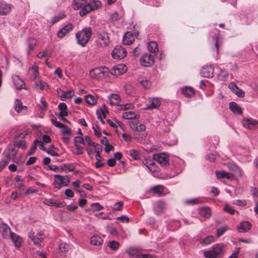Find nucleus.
<instances>
[{
	"label": "nucleus",
	"instance_id": "nucleus-1",
	"mask_svg": "<svg viewBox=\"0 0 258 258\" xmlns=\"http://www.w3.org/2000/svg\"><path fill=\"white\" fill-rule=\"evenodd\" d=\"M101 6V3L98 1H90L89 3L86 0H73L72 3L73 9L78 10L82 8L79 13L81 17H83L92 11L97 9Z\"/></svg>",
	"mask_w": 258,
	"mask_h": 258
},
{
	"label": "nucleus",
	"instance_id": "nucleus-2",
	"mask_svg": "<svg viewBox=\"0 0 258 258\" xmlns=\"http://www.w3.org/2000/svg\"><path fill=\"white\" fill-rule=\"evenodd\" d=\"M92 34L91 27H86L76 33L75 37L78 44L84 47L89 42Z\"/></svg>",
	"mask_w": 258,
	"mask_h": 258
},
{
	"label": "nucleus",
	"instance_id": "nucleus-3",
	"mask_svg": "<svg viewBox=\"0 0 258 258\" xmlns=\"http://www.w3.org/2000/svg\"><path fill=\"white\" fill-rule=\"evenodd\" d=\"M16 147V141H14L13 144H10L4 151L7 159H3L0 162V172L5 167L9 162V159L12 156L15 157L16 154L15 148Z\"/></svg>",
	"mask_w": 258,
	"mask_h": 258
},
{
	"label": "nucleus",
	"instance_id": "nucleus-4",
	"mask_svg": "<svg viewBox=\"0 0 258 258\" xmlns=\"http://www.w3.org/2000/svg\"><path fill=\"white\" fill-rule=\"evenodd\" d=\"M97 45L101 47L106 46L109 43V37L107 32L101 30L97 32Z\"/></svg>",
	"mask_w": 258,
	"mask_h": 258
},
{
	"label": "nucleus",
	"instance_id": "nucleus-5",
	"mask_svg": "<svg viewBox=\"0 0 258 258\" xmlns=\"http://www.w3.org/2000/svg\"><path fill=\"white\" fill-rule=\"evenodd\" d=\"M54 185L55 188L59 189L61 186H67L70 182V179L68 176H62L56 174L54 176Z\"/></svg>",
	"mask_w": 258,
	"mask_h": 258
},
{
	"label": "nucleus",
	"instance_id": "nucleus-6",
	"mask_svg": "<svg viewBox=\"0 0 258 258\" xmlns=\"http://www.w3.org/2000/svg\"><path fill=\"white\" fill-rule=\"evenodd\" d=\"M2 235L4 238H6L9 236L13 242L14 245L16 247V235L15 233L11 232L9 227L5 224H2L0 228Z\"/></svg>",
	"mask_w": 258,
	"mask_h": 258
},
{
	"label": "nucleus",
	"instance_id": "nucleus-7",
	"mask_svg": "<svg viewBox=\"0 0 258 258\" xmlns=\"http://www.w3.org/2000/svg\"><path fill=\"white\" fill-rule=\"evenodd\" d=\"M222 248V245H217L211 250L204 251V255L206 258H217L221 253Z\"/></svg>",
	"mask_w": 258,
	"mask_h": 258
},
{
	"label": "nucleus",
	"instance_id": "nucleus-8",
	"mask_svg": "<svg viewBox=\"0 0 258 258\" xmlns=\"http://www.w3.org/2000/svg\"><path fill=\"white\" fill-rule=\"evenodd\" d=\"M140 63L142 66L148 67L151 66L154 61V56L150 53H145L143 54L140 59Z\"/></svg>",
	"mask_w": 258,
	"mask_h": 258
},
{
	"label": "nucleus",
	"instance_id": "nucleus-9",
	"mask_svg": "<svg viewBox=\"0 0 258 258\" xmlns=\"http://www.w3.org/2000/svg\"><path fill=\"white\" fill-rule=\"evenodd\" d=\"M143 163L146 166L154 176L158 175V167L151 159H144Z\"/></svg>",
	"mask_w": 258,
	"mask_h": 258
},
{
	"label": "nucleus",
	"instance_id": "nucleus-10",
	"mask_svg": "<svg viewBox=\"0 0 258 258\" xmlns=\"http://www.w3.org/2000/svg\"><path fill=\"white\" fill-rule=\"evenodd\" d=\"M126 71V66L122 63L118 64L112 67L110 71L109 70V73L115 76H120L125 73Z\"/></svg>",
	"mask_w": 258,
	"mask_h": 258
},
{
	"label": "nucleus",
	"instance_id": "nucleus-11",
	"mask_svg": "<svg viewBox=\"0 0 258 258\" xmlns=\"http://www.w3.org/2000/svg\"><path fill=\"white\" fill-rule=\"evenodd\" d=\"M153 159L157 161L161 166H166L169 163L168 157L164 153L154 154L153 155Z\"/></svg>",
	"mask_w": 258,
	"mask_h": 258
},
{
	"label": "nucleus",
	"instance_id": "nucleus-12",
	"mask_svg": "<svg viewBox=\"0 0 258 258\" xmlns=\"http://www.w3.org/2000/svg\"><path fill=\"white\" fill-rule=\"evenodd\" d=\"M126 54V51L121 46L115 47L112 52V56L114 59L123 58Z\"/></svg>",
	"mask_w": 258,
	"mask_h": 258
},
{
	"label": "nucleus",
	"instance_id": "nucleus-13",
	"mask_svg": "<svg viewBox=\"0 0 258 258\" xmlns=\"http://www.w3.org/2000/svg\"><path fill=\"white\" fill-rule=\"evenodd\" d=\"M74 29V26L71 23L63 26L61 28L57 33V36L58 38L61 39L63 38L66 35L72 31Z\"/></svg>",
	"mask_w": 258,
	"mask_h": 258
},
{
	"label": "nucleus",
	"instance_id": "nucleus-14",
	"mask_svg": "<svg viewBox=\"0 0 258 258\" xmlns=\"http://www.w3.org/2000/svg\"><path fill=\"white\" fill-rule=\"evenodd\" d=\"M242 124L248 129L253 130L258 127V121L251 118H244Z\"/></svg>",
	"mask_w": 258,
	"mask_h": 258
},
{
	"label": "nucleus",
	"instance_id": "nucleus-15",
	"mask_svg": "<svg viewBox=\"0 0 258 258\" xmlns=\"http://www.w3.org/2000/svg\"><path fill=\"white\" fill-rule=\"evenodd\" d=\"M29 237L35 245L40 246L44 236L41 232H39L36 234L34 233H31L29 235Z\"/></svg>",
	"mask_w": 258,
	"mask_h": 258
},
{
	"label": "nucleus",
	"instance_id": "nucleus-16",
	"mask_svg": "<svg viewBox=\"0 0 258 258\" xmlns=\"http://www.w3.org/2000/svg\"><path fill=\"white\" fill-rule=\"evenodd\" d=\"M214 67L212 65L205 66L201 71V75L204 77L212 78L214 74Z\"/></svg>",
	"mask_w": 258,
	"mask_h": 258
},
{
	"label": "nucleus",
	"instance_id": "nucleus-17",
	"mask_svg": "<svg viewBox=\"0 0 258 258\" xmlns=\"http://www.w3.org/2000/svg\"><path fill=\"white\" fill-rule=\"evenodd\" d=\"M99 78H106L109 73V69L106 67H101L94 69Z\"/></svg>",
	"mask_w": 258,
	"mask_h": 258
},
{
	"label": "nucleus",
	"instance_id": "nucleus-18",
	"mask_svg": "<svg viewBox=\"0 0 258 258\" xmlns=\"http://www.w3.org/2000/svg\"><path fill=\"white\" fill-rule=\"evenodd\" d=\"M37 40L33 37H29L26 40L28 53H30L36 46Z\"/></svg>",
	"mask_w": 258,
	"mask_h": 258
},
{
	"label": "nucleus",
	"instance_id": "nucleus-19",
	"mask_svg": "<svg viewBox=\"0 0 258 258\" xmlns=\"http://www.w3.org/2000/svg\"><path fill=\"white\" fill-rule=\"evenodd\" d=\"M251 224L248 221H242L237 226V230L239 232H246L251 229Z\"/></svg>",
	"mask_w": 258,
	"mask_h": 258
},
{
	"label": "nucleus",
	"instance_id": "nucleus-20",
	"mask_svg": "<svg viewBox=\"0 0 258 258\" xmlns=\"http://www.w3.org/2000/svg\"><path fill=\"white\" fill-rule=\"evenodd\" d=\"M160 105V100L157 98H151L149 100L148 104L145 108L146 109H154L158 107Z\"/></svg>",
	"mask_w": 258,
	"mask_h": 258
},
{
	"label": "nucleus",
	"instance_id": "nucleus-21",
	"mask_svg": "<svg viewBox=\"0 0 258 258\" xmlns=\"http://www.w3.org/2000/svg\"><path fill=\"white\" fill-rule=\"evenodd\" d=\"M164 208V202L162 201H158L155 204L154 211L157 215H161L163 213Z\"/></svg>",
	"mask_w": 258,
	"mask_h": 258
},
{
	"label": "nucleus",
	"instance_id": "nucleus-22",
	"mask_svg": "<svg viewBox=\"0 0 258 258\" xmlns=\"http://www.w3.org/2000/svg\"><path fill=\"white\" fill-rule=\"evenodd\" d=\"M28 112V107L22 104L20 99H17V114L26 115Z\"/></svg>",
	"mask_w": 258,
	"mask_h": 258
},
{
	"label": "nucleus",
	"instance_id": "nucleus-23",
	"mask_svg": "<svg viewBox=\"0 0 258 258\" xmlns=\"http://www.w3.org/2000/svg\"><path fill=\"white\" fill-rule=\"evenodd\" d=\"M135 41L134 36L130 32H126L123 37L122 41L125 45H130Z\"/></svg>",
	"mask_w": 258,
	"mask_h": 258
},
{
	"label": "nucleus",
	"instance_id": "nucleus-24",
	"mask_svg": "<svg viewBox=\"0 0 258 258\" xmlns=\"http://www.w3.org/2000/svg\"><path fill=\"white\" fill-rule=\"evenodd\" d=\"M229 108L234 113L237 114H241L242 113L241 108L234 102L229 103Z\"/></svg>",
	"mask_w": 258,
	"mask_h": 258
},
{
	"label": "nucleus",
	"instance_id": "nucleus-25",
	"mask_svg": "<svg viewBox=\"0 0 258 258\" xmlns=\"http://www.w3.org/2000/svg\"><path fill=\"white\" fill-rule=\"evenodd\" d=\"M199 214L202 217L209 218L211 215V210L208 207H203L199 209Z\"/></svg>",
	"mask_w": 258,
	"mask_h": 258
},
{
	"label": "nucleus",
	"instance_id": "nucleus-26",
	"mask_svg": "<svg viewBox=\"0 0 258 258\" xmlns=\"http://www.w3.org/2000/svg\"><path fill=\"white\" fill-rule=\"evenodd\" d=\"M103 241L102 237L97 235L92 236L90 238V243L96 246L101 245Z\"/></svg>",
	"mask_w": 258,
	"mask_h": 258
},
{
	"label": "nucleus",
	"instance_id": "nucleus-27",
	"mask_svg": "<svg viewBox=\"0 0 258 258\" xmlns=\"http://www.w3.org/2000/svg\"><path fill=\"white\" fill-rule=\"evenodd\" d=\"M109 103L111 105H117L120 102V98L118 95L112 94L108 96Z\"/></svg>",
	"mask_w": 258,
	"mask_h": 258
},
{
	"label": "nucleus",
	"instance_id": "nucleus-28",
	"mask_svg": "<svg viewBox=\"0 0 258 258\" xmlns=\"http://www.w3.org/2000/svg\"><path fill=\"white\" fill-rule=\"evenodd\" d=\"M182 94L186 97H191L194 94V89L190 87H185L181 89Z\"/></svg>",
	"mask_w": 258,
	"mask_h": 258
},
{
	"label": "nucleus",
	"instance_id": "nucleus-29",
	"mask_svg": "<svg viewBox=\"0 0 258 258\" xmlns=\"http://www.w3.org/2000/svg\"><path fill=\"white\" fill-rule=\"evenodd\" d=\"M164 187L161 185H157L154 186L151 188V191L157 194L159 196H161L164 191Z\"/></svg>",
	"mask_w": 258,
	"mask_h": 258
},
{
	"label": "nucleus",
	"instance_id": "nucleus-30",
	"mask_svg": "<svg viewBox=\"0 0 258 258\" xmlns=\"http://www.w3.org/2000/svg\"><path fill=\"white\" fill-rule=\"evenodd\" d=\"M122 116L125 119H132L133 118L138 119L139 118V115L135 114L132 111L124 112L122 114Z\"/></svg>",
	"mask_w": 258,
	"mask_h": 258
},
{
	"label": "nucleus",
	"instance_id": "nucleus-31",
	"mask_svg": "<svg viewBox=\"0 0 258 258\" xmlns=\"http://www.w3.org/2000/svg\"><path fill=\"white\" fill-rule=\"evenodd\" d=\"M86 102L89 105H95L97 102V98L91 95H87L85 97Z\"/></svg>",
	"mask_w": 258,
	"mask_h": 258
},
{
	"label": "nucleus",
	"instance_id": "nucleus-32",
	"mask_svg": "<svg viewBox=\"0 0 258 258\" xmlns=\"http://www.w3.org/2000/svg\"><path fill=\"white\" fill-rule=\"evenodd\" d=\"M35 87L36 89L43 90L45 88H48V86L46 83L41 81H37L35 82Z\"/></svg>",
	"mask_w": 258,
	"mask_h": 258
},
{
	"label": "nucleus",
	"instance_id": "nucleus-33",
	"mask_svg": "<svg viewBox=\"0 0 258 258\" xmlns=\"http://www.w3.org/2000/svg\"><path fill=\"white\" fill-rule=\"evenodd\" d=\"M10 11V7L7 4L0 3V15H7Z\"/></svg>",
	"mask_w": 258,
	"mask_h": 258
},
{
	"label": "nucleus",
	"instance_id": "nucleus-34",
	"mask_svg": "<svg viewBox=\"0 0 258 258\" xmlns=\"http://www.w3.org/2000/svg\"><path fill=\"white\" fill-rule=\"evenodd\" d=\"M148 49L150 52L155 53L158 50L157 43L155 41H151L148 43Z\"/></svg>",
	"mask_w": 258,
	"mask_h": 258
},
{
	"label": "nucleus",
	"instance_id": "nucleus-35",
	"mask_svg": "<svg viewBox=\"0 0 258 258\" xmlns=\"http://www.w3.org/2000/svg\"><path fill=\"white\" fill-rule=\"evenodd\" d=\"M228 77V72L225 70H220L217 75L218 79L221 81L226 80Z\"/></svg>",
	"mask_w": 258,
	"mask_h": 258
},
{
	"label": "nucleus",
	"instance_id": "nucleus-36",
	"mask_svg": "<svg viewBox=\"0 0 258 258\" xmlns=\"http://www.w3.org/2000/svg\"><path fill=\"white\" fill-rule=\"evenodd\" d=\"M74 95V92L72 90H68L67 92H62V95L60 96L61 100L64 101L67 99H70Z\"/></svg>",
	"mask_w": 258,
	"mask_h": 258
},
{
	"label": "nucleus",
	"instance_id": "nucleus-37",
	"mask_svg": "<svg viewBox=\"0 0 258 258\" xmlns=\"http://www.w3.org/2000/svg\"><path fill=\"white\" fill-rule=\"evenodd\" d=\"M227 167L230 171L234 172L237 174H239V175L241 174V170L235 164L233 163H229L227 165Z\"/></svg>",
	"mask_w": 258,
	"mask_h": 258
},
{
	"label": "nucleus",
	"instance_id": "nucleus-38",
	"mask_svg": "<svg viewBox=\"0 0 258 258\" xmlns=\"http://www.w3.org/2000/svg\"><path fill=\"white\" fill-rule=\"evenodd\" d=\"M214 237L212 235H209L203 239L201 243L203 245H208L214 241Z\"/></svg>",
	"mask_w": 258,
	"mask_h": 258
},
{
	"label": "nucleus",
	"instance_id": "nucleus-39",
	"mask_svg": "<svg viewBox=\"0 0 258 258\" xmlns=\"http://www.w3.org/2000/svg\"><path fill=\"white\" fill-rule=\"evenodd\" d=\"M61 171H73L74 170V166L72 164H64L60 166Z\"/></svg>",
	"mask_w": 258,
	"mask_h": 258
},
{
	"label": "nucleus",
	"instance_id": "nucleus-40",
	"mask_svg": "<svg viewBox=\"0 0 258 258\" xmlns=\"http://www.w3.org/2000/svg\"><path fill=\"white\" fill-rule=\"evenodd\" d=\"M39 142V140L38 139H36L33 143V145L31 146L29 151L27 152V155H31L33 154L36 150V146L38 145V143Z\"/></svg>",
	"mask_w": 258,
	"mask_h": 258
},
{
	"label": "nucleus",
	"instance_id": "nucleus-41",
	"mask_svg": "<svg viewBox=\"0 0 258 258\" xmlns=\"http://www.w3.org/2000/svg\"><path fill=\"white\" fill-rule=\"evenodd\" d=\"M70 249V246L66 243H61L59 245V250L60 252L66 253Z\"/></svg>",
	"mask_w": 258,
	"mask_h": 258
},
{
	"label": "nucleus",
	"instance_id": "nucleus-42",
	"mask_svg": "<svg viewBox=\"0 0 258 258\" xmlns=\"http://www.w3.org/2000/svg\"><path fill=\"white\" fill-rule=\"evenodd\" d=\"M227 226H221L217 229L216 236L219 237L222 235L228 229Z\"/></svg>",
	"mask_w": 258,
	"mask_h": 258
},
{
	"label": "nucleus",
	"instance_id": "nucleus-43",
	"mask_svg": "<svg viewBox=\"0 0 258 258\" xmlns=\"http://www.w3.org/2000/svg\"><path fill=\"white\" fill-rule=\"evenodd\" d=\"M105 140V143H104V145H105V151L106 152V153H109L110 151H112L114 149V147L109 144V141L108 140H107V139L106 138V137H103V140Z\"/></svg>",
	"mask_w": 258,
	"mask_h": 258
},
{
	"label": "nucleus",
	"instance_id": "nucleus-44",
	"mask_svg": "<svg viewBox=\"0 0 258 258\" xmlns=\"http://www.w3.org/2000/svg\"><path fill=\"white\" fill-rule=\"evenodd\" d=\"M119 243L116 241L112 240L108 243V246L112 250H116L119 247Z\"/></svg>",
	"mask_w": 258,
	"mask_h": 258
},
{
	"label": "nucleus",
	"instance_id": "nucleus-45",
	"mask_svg": "<svg viewBox=\"0 0 258 258\" xmlns=\"http://www.w3.org/2000/svg\"><path fill=\"white\" fill-rule=\"evenodd\" d=\"M213 40H215L214 49L215 50L216 54L218 55L219 53V47L220 46V42H219L220 37L219 36H216V37L213 36Z\"/></svg>",
	"mask_w": 258,
	"mask_h": 258
},
{
	"label": "nucleus",
	"instance_id": "nucleus-46",
	"mask_svg": "<svg viewBox=\"0 0 258 258\" xmlns=\"http://www.w3.org/2000/svg\"><path fill=\"white\" fill-rule=\"evenodd\" d=\"M62 128V129L61 130V133L63 135L72 136V132L71 129L68 126L64 125V126H63Z\"/></svg>",
	"mask_w": 258,
	"mask_h": 258
},
{
	"label": "nucleus",
	"instance_id": "nucleus-47",
	"mask_svg": "<svg viewBox=\"0 0 258 258\" xmlns=\"http://www.w3.org/2000/svg\"><path fill=\"white\" fill-rule=\"evenodd\" d=\"M138 81L144 88H148L150 86V82L146 79H139Z\"/></svg>",
	"mask_w": 258,
	"mask_h": 258
},
{
	"label": "nucleus",
	"instance_id": "nucleus-48",
	"mask_svg": "<svg viewBox=\"0 0 258 258\" xmlns=\"http://www.w3.org/2000/svg\"><path fill=\"white\" fill-rule=\"evenodd\" d=\"M25 84L23 80L21 79L18 78V76H17V90H21L22 89H26Z\"/></svg>",
	"mask_w": 258,
	"mask_h": 258
},
{
	"label": "nucleus",
	"instance_id": "nucleus-49",
	"mask_svg": "<svg viewBox=\"0 0 258 258\" xmlns=\"http://www.w3.org/2000/svg\"><path fill=\"white\" fill-rule=\"evenodd\" d=\"M64 17L65 16L63 14H59L57 16H54L52 18L51 22L52 24H54L63 19Z\"/></svg>",
	"mask_w": 258,
	"mask_h": 258
},
{
	"label": "nucleus",
	"instance_id": "nucleus-50",
	"mask_svg": "<svg viewBox=\"0 0 258 258\" xmlns=\"http://www.w3.org/2000/svg\"><path fill=\"white\" fill-rule=\"evenodd\" d=\"M130 155L135 160L140 159V155L135 150L132 149L130 151Z\"/></svg>",
	"mask_w": 258,
	"mask_h": 258
},
{
	"label": "nucleus",
	"instance_id": "nucleus-51",
	"mask_svg": "<svg viewBox=\"0 0 258 258\" xmlns=\"http://www.w3.org/2000/svg\"><path fill=\"white\" fill-rule=\"evenodd\" d=\"M75 144H78V143L84 145L85 141L84 139L81 136H76L74 139Z\"/></svg>",
	"mask_w": 258,
	"mask_h": 258
},
{
	"label": "nucleus",
	"instance_id": "nucleus-52",
	"mask_svg": "<svg viewBox=\"0 0 258 258\" xmlns=\"http://www.w3.org/2000/svg\"><path fill=\"white\" fill-rule=\"evenodd\" d=\"M91 206L93 211H99L103 209V207L98 203L92 204Z\"/></svg>",
	"mask_w": 258,
	"mask_h": 258
},
{
	"label": "nucleus",
	"instance_id": "nucleus-53",
	"mask_svg": "<svg viewBox=\"0 0 258 258\" xmlns=\"http://www.w3.org/2000/svg\"><path fill=\"white\" fill-rule=\"evenodd\" d=\"M26 147V144L24 140L17 139V148L25 149Z\"/></svg>",
	"mask_w": 258,
	"mask_h": 258
},
{
	"label": "nucleus",
	"instance_id": "nucleus-54",
	"mask_svg": "<svg viewBox=\"0 0 258 258\" xmlns=\"http://www.w3.org/2000/svg\"><path fill=\"white\" fill-rule=\"evenodd\" d=\"M49 205H50L51 206H54L56 208H61V207H63L66 206V203L64 202L58 203H56L55 202H51L49 204Z\"/></svg>",
	"mask_w": 258,
	"mask_h": 258
},
{
	"label": "nucleus",
	"instance_id": "nucleus-55",
	"mask_svg": "<svg viewBox=\"0 0 258 258\" xmlns=\"http://www.w3.org/2000/svg\"><path fill=\"white\" fill-rule=\"evenodd\" d=\"M110 18L112 22L116 21L120 18L118 14L116 12H114L113 14H111Z\"/></svg>",
	"mask_w": 258,
	"mask_h": 258
},
{
	"label": "nucleus",
	"instance_id": "nucleus-56",
	"mask_svg": "<svg viewBox=\"0 0 258 258\" xmlns=\"http://www.w3.org/2000/svg\"><path fill=\"white\" fill-rule=\"evenodd\" d=\"M228 88L234 93L239 88L234 82H231L228 85Z\"/></svg>",
	"mask_w": 258,
	"mask_h": 258
},
{
	"label": "nucleus",
	"instance_id": "nucleus-57",
	"mask_svg": "<svg viewBox=\"0 0 258 258\" xmlns=\"http://www.w3.org/2000/svg\"><path fill=\"white\" fill-rule=\"evenodd\" d=\"M223 210L231 215H234L235 212V211L234 209H232L228 205H225L224 206Z\"/></svg>",
	"mask_w": 258,
	"mask_h": 258
},
{
	"label": "nucleus",
	"instance_id": "nucleus-58",
	"mask_svg": "<svg viewBox=\"0 0 258 258\" xmlns=\"http://www.w3.org/2000/svg\"><path fill=\"white\" fill-rule=\"evenodd\" d=\"M225 173H226V171H223V170L216 171L215 172V174L216 175L217 178L219 179L224 178Z\"/></svg>",
	"mask_w": 258,
	"mask_h": 258
},
{
	"label": "nucleus",
	"instance_id": "nucleus-59",
	"mask_svg": "<svg viewBox=\"0 0 258 258\" xmlns=\"http://www.w3.org/2000/svg\"><path fill=\"white\" fill-rule=\"evenodd\" d=\"M96 153H100L102 151V146L97 143H95L93 146Z\"/></svg>",
	"mask_w": 258,
	"mask_h": 258
},
{
	"label": "nucleus",
	"instance_id": "nucleus-60",
	"mask_svg": "<svg viewBox=\"0 0 258 258\" xmlns=\"http://www.w3.org/2000/svg\"><path fill=\"white\" fill-rule=\"evenodd\" d=\"M206 158L210 162H214L216 159V155L213 153H210L206 156Z\"/></svg>",
	"mask_w": 258,
	"mask_h": 258
},
{
	"label": "nucleus",
	"instance_id": "nucleus-61",
	"mask_svg": "<svg viewBox=\"0 0 258 258\" xmlns=\"http://www.w3.org/2000/svg\"><path fill=\"white\" fill-rule=\"evenodd\" d=\"M233 204L238 205V206H244L246 205V203L245 201L238 200H235L233 202Z\"/></svg>",
	"mask_w": 258,
	"mask_h": 258
},
{
	"label": "nucleus",
	"instance_id": "nucleus-62",
	"mask_svg": "<svg viewBox=\"0 0 258 258\" xmlns=\"http://www.w3.org/2000/svg\"><path fill=\"white\" fill-rule=\"evenodd\" d=\"M133 107H134V105L131 103L126 104L120 106L119 109L120 110H127V109H132Z\"/></svg>",
	"mask_w": 258,
	"mask_h": 258
},
{
	"label": "nucleus",
	"instance_id": "nucleus-63",
	"mask_svg": "<svg viewBox=\"0 0 258 258\" xmlns=\"http://www.w3.org/2000/svg\"><path fill=\"white\" fill-rule=\"evenodd\" d=\"M137 258H156V257L149 254H139L137 255Z\"/></svg>",
	"mask_w": 258,
	"mask_h": 258
},
{
	"label": "nucleus",
	"instance_id": "nucleus-64",
	"mask_svg": "<svg viewBox=\"0 0 258 258\" xmlns=\"http://www.w3.org/2000/svg\"><path fill=\"white\" fill-rule=\"evenodd\" d=\"M224 178L230 180H233L235 179V176L231 173L226 172Z\"/></svg>",
	"mask_w": 258,
	"mask_h": 258
}]
</instances>
